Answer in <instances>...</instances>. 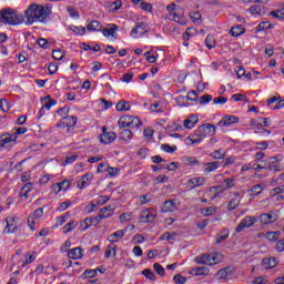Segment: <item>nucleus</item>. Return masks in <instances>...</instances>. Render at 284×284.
<instances>
[{
	"instance_id": "1",
	"label": "nucleus",
	"mask_w": 284,
	"mask_h": 284,
	"mask_svg": "<svg viewBox=\"0 0 284 284\" xmlns=\"http://www.w3.org/2000/svg\"><path fill=\"white\" fill-rule=\"evenodd\" d=\"M51 12L52 11L48 7L39 6L37 3L30 4L24 11L27 26H32L33 23H43Z\"/></svg>"
},
{
	"instance_id": "2",
	"label": "nucleus",
	"mask_w": 284,
	"mask_h": 284,
	"mask_svg": "<svg viewBox=\"0 0 284 284\" xmlns=\"http://www.w3.org/2000/svg\"><path fill=\"white\" fill-rule=\"evenodd\" d=\"M0 19L4 26H21L24 21L23 14L10 8L0 11Z\"/></svg>"
},
{
	"instance_id": "3",
	"label": "nucleus",
	"mask_w": 284,
	"mask_h": 284,
	"mask_svg": "<svg viewBox=\"0 0 284 284\" xmlns=\"http://www.w3.org/2000/svg\"><path fill=\"white\" fill-rule=\"evenodd\" d=\"M166 12L170 21H174L180 26H187V18L183 14V9L176 3L166 6Z\"/></svg>"
},
{
	"instance_id": "4",
	"label": "nucleus",
	"mask_w": 284,
	"mask_h": 284,
	"mask_svg": "<svg viewBox=\"0 0 284 284\" xmlns=\"http://www.w3.org/2000/svg\"><path fill=\"white\" fill-rule=\"evenodd\" d=\"M223 261V256L219 253L204 254L195 257L197 265H219Z\"/></svg>"
},
{
	"instance_id": "5",
	"label": "nucleus",
	"mask_w": 284,
	"mask_h": 284,
	"mask_svg": "<svg viewBox=\"0 0 284 284\" xmlns=\"http://www.w3.org/2000/svg\"><path fill=\"white\" fill-rule=\"evenodd\" d=\"M101 33L109 43H114L119 39V26L116 23H108L102 27Z\"/></svg>"
},
{
	"instance_id": "6",
	"label": "nucleus",
	"mask_w": 284,
	"mask_h": 284,
	"mask_svg": "<svg viewBox=\"0 0 284 284\" xmlns=\"http://www.w3.org/2000/svg\"><path fill=\"white\" fill-rule=\"evenodd\" d=\"M284 156L281 154H277L275 156H271L265 160L266 170H271L272 172H283L284 165H283Z\"/></svg>"
},
{
	"instance_id": "7",
	"label": "nucleus",
	"mask_w": 284,
	"mask_h": 284,
	"mask_svg": "<svg viewBox=\"0 0 284 284\" xmlns=\"http://www.w3.org/2000/svg\"><path fill=\"white\" fill-rule=\"evenodd\" d=\"M118 125L119 128H141L143 122L138 116L124 115L119 119Z\"/></svg>"
},
{
	"instance_id": "8",
	"label": "nucleus",
	"mask_w": 284,
	"mask_h": 284,
	"mask_svg": "<svg viewBox=\"0 0 284 284\" xmlns=\"http://www.w3.org/2000/svg\"><path fill=\"white\" fill-rule=\"evenodd\" d=\"M43 217V207L37 209L33 213L28 216V226L32 232L39 230L41 225V219Z\"/></svg>"
},
{
	"instance_id": "9",
	"label": "nucleus",
	"mask_w": 284,
	"mask_h": 284,
	"mask_svg": "<svg viewBox=\"0 0 284 284\" xmlns=\"http://www.w3.org/2000/svg\"><path fill=\"white\" fill-rule=\"evenodd\" d=\"M258 221L256 216H245L241 220L240 224L235 227L236 234H241L242 230H246L247 227H252Z\"/></svg>"
},
{
	"instance_id": "10",
	"label": "nucleus",
	"mask_w": 284,
	"mask_h": 284,
	"mask_svg": "<svg viewBox=\"0 0 284 284\" xmlns=\"http://www.w3.org/2000/svg\"><path fill=\"white\" fill-rule=\"evenodd\" d=\"M156 219V211L153 209L143 210L139 216L140 223H154Z\"/></svg>"
},
{
	"instance_id": "11",
	"label": "nucleus",
	"mask_w": 284,
	"mask_h": 284,
	"mask_svg": "<svg viewBox=\"0 0 284 284\" xmlns=\"http://www.w3.org/2000/svg\"><path fill=\"white\" fill-rule=\"evenodd\" d=\"M278 221V213L275 211H271L268 213H263L260 215V222L262 225H270L272 223H276Z\"/></svg>"
},
{
	"instance_id": "12",
	"label": "nucleus",
	"mask_w": 284,
	"mask_h": 284,
	"mask_svg": "<svg viewBox=\"0 0 284 284\" xmlns=\"http://www.w3.org/2000/svg\"><path fill=\"white\" fill-rule=\"evenodd\" d=\"M207 182V180L203 176H199V178H190L186 181V189L191 190H196V187H203V185H205V183Z\"/></svg>"
},
{
	"instance_id": "13",
	"label": "nucleus",
	"mask_w": 284,
	"mask_h": 284,
	"mask_svg": "<svg viewBox=\"0 0 284 284\" xmlns=\"http://www.w3.org/2000/svg\"><path fill=\"white\" fill-rule=\"evenodd\" d=\"M197 132L201 134L202 139H207L216 132V126L214 124H202L197 128Z\"/></svg>"
},
{
	"instance_id": "14",
	"label": "nucleus",
	"mask_w": 284,
	"mask_h": 284,
	"mask_svg": "<svg viewBox=\"0 0 284 284\" xmlns=\"http://www.w3.org/2000/svg\"><path fill=\"white\" fill-rule=\"evenodd\" d=\"M185 145H199V143H203V138L196 129L193 133H191L185 140Z\"/></svg>"
},
{
	"instance_id": "15",
	"label": "nucleus",
	"mask_w": 284,
	"mask_h": 284,
	"mask_svg": "<svg viewBox=\"0 0 284 284\" xmlns=\"http://www.w3.org/2000/svg\"><path fill=\"white\" fill-rule=\"evenodd\" d=\"M179 205H181V202L179 200H168L163 203L162 212H176V210H179Z\"/></svg>"
},
{
	"instance_id": "16",
	"label": "nucleus",
	"mask_w": 284,
	"mask_h": 284,
	"mask_svg": "<svg viewBox=\"0 0 284 284\" xmlns=\"http://www.w3.org/2000/svg\"><path fill=\"white\" fill-rule=\"evenodd\" d=\"M94 179V174L92 173H85L82 178H80L77 182V187L79 190H85L92 183V180Z\"/></svg>"
},
{
	"instance_id": "17",
	"label": "nucleus",
	"mask_w": 284,
	"mask_h": 284,
	"mask_svg": "<svg viewBox=\"0 0 284 284\" xmlns=\"http://www.w3.org/2000/svg\"><path fill=\"white\" fill-rule=\"evenodd\" d=\"M148 32V29L143 22H139L135 27L131 30L132 39H141L143 34Z\"/></svg>"
},
{
	"instance_id": "18",
	"label": "nucleus",
	"mask_w": 284,
	"mask_h": 284,
	"mask_svg": "<svg viewBox=\"0 0 284 284\" xmlns=\"http://www.w3.org/2000/svg\"><path fill=\"white\" fill-rule=\"evenodd\" d=\"M116 141V133L108 132L103 129L102 134H100V142L104 143V145H110V143H114Z\"/></svg>"
},
{
	"instance_id": "19",
	"label": "nucleus",
	"mask_w": 284,
	"mask_h": 284,
	"mask_svg": "<svg viewBox=\"0 0 284 284\" xmlns=\"http://www.w3.org/2000/svg\"><path fill=\"white\" fill-rule=\"evenodd\" d=\"M239 116L235 115H224L220 122H219V126L220 128H230V125H235L236 123H239Z\"/></svg>"
},
{
	"instance_id": "20",
	"label": "nucleus",
	"mask_w": 284,
	"mask_h": 284,
	"mask_svg": "<svg viewBox=\"0 0 284 284\" xmlns=\"http://www.w3.org/2000/svg\"><path fill=\"white\" fill-rule=\"evenodd\" d=\"M34 190V184L32 182L26 183L20 190L19 196L21 201H28L30 199V193Z\"/></svg>"
},
{
	"instance_id": "21",
	"label": "nucleus",
	"mask_w": 284,
	"mask_h": 284,
	"mask_svg": "<svg viewBox=\"0 0 284 284\" xmlns=\"http://www.w3.org/2000/svg\"><path fill=\"white\" fill-rule=\"evenodd\" d=\"M126 233H128V229L118 230L114 233L110 234L106 241H109V243L114 245V243H119V241H121V239H123V236H125Z\"/></svg>"
},
{
	"instance_id": "22",
	"label": "nucleus",
	"mask_w": 284,
	"mask_h": 284,
	"mask_svg": "<svg viewBox=\"0 0 284 284\" xmlns=\"http://www.w3.org/2000/svg\"><path fill=\"white\" fill-rule=\"evenodd\" d=\"M223 190H221V186H211L206 192L205 196L209 197V201H214V199H220L222 196Z\"/></svg>"
},
{
	"instance_id": "23",
	"label": "nucleus",
	"mask_w": 284,
	"mask_h": 284,
	"mask_svg": "<svg viewBox=\"0 0 284 284\" xmlns=\"http://www.w3.org/2000/svg\"><path fill=\"white\" fill-rule=\"evenodd\" d=\"M10 143H17V135L12 133H3L0 136V148H6V145H10Z\"/></svg>"
},
{
	"instance_id": "24",
	"label": "nucleus",
	"mask_w": 284,
	"mask_h": 284,
	"mask_svg": "<svg viewBox=\"0 0 284 284\" xmlns=\"http://www.w3.org/2000/svg\"><path fill=\"white\" fill-rule=\"evenodd\" d=\"M196 123H199V115L192 114L183 121V128L184 130H194Z\"/></svg>"
},
{
	"instance_id": "25",
	"label": "nucleus",
	"mask_w": 284,
	"mask_h": 284,
	"mask_svg": "<svg viewBox=\"0 0 284 284\" xmlns=\"http://www.w3.org/2000/svg\"><path fill=\"white\" fill-rule=\"evenodd\" d=\"M63 120L64 124L68 125L67 134H70V132H72V130L77 125V121H79V118H77L75 115H67L63 118Z\"/></svg>"
},
{
	"instance_id": "26",
	"label": "nucleus",
	"mask_w": 284,
	"mask_h": 284,
	"mask_svg": "<svg viewBox=\"0 0 284 284\" xmlns=\"http://www.w3.org/2000/svg\"><path fill=\"white\" fill-rule=\"evenodd\" d=\"M103 23L99 20H92L87 24L88 32H102Z\"/></svg>"
},
{
	"instance_id": "27",
	"label": "nucleus",
	"mask_w": 284,
	"mask_h": 284,
	"mask_svg": "<svg viewBox=\"0 0 284 284\" xmlns=\"http://www.w3.org/2000/svg\"><path fill=\"white\" fill-rule=\"evenodd\" d=\"M265 8L261 7L258 4H254L252 7H250L246 12H248V14H251L252 17L258 18V17H263V14H265Z\"/></svg>"
},
{
	"instance_id": "28",
	"label": "nucleus",
	"mask_w": 284,
	"mask_h": 284,
	"mask_svg": "<svg viewBox=\"0 0 284 284\" xmlns=\"http://www.w3.org/2000/svg\"><path fill=\"white\" fill-rule=\"evenodd\" d=\"M243 196H241V193H234V197L230 200L227 210L232 212V210H236L239 205H241V200Z\"/></svg>"
},
{
	"instance_id": "29",
	"label": "nucleus",
	"mask_w": 284,
	"mask_h": 284,
	"mask_svg": "<svg viewBox=\"0 0 284 284\" xmlns=\"http://www.w3.org/2000/svg\"><path fill=\"white\" fill-rule=\"evenodd\" d=\"M219 168H221V162L219 161L206 162L204 163L203 172H205V174H210V172H216Z\"/></svg>"
},
{
	"instance_id": "30",
	"label": "nucleus",
	"mask_w": 284,
	"mask_h": 284,
	"mask_svg": "<svg viewBox=\"0 0 284 284\" xmlns=\"http://www.w3.org/2000/svg\"><path fill=\"white\" fill-rule=\"evenodd\" d=\"M106 8L110 12V14H115L116 11L121 10L123 8V2L121 0H115L113 2H109L106 4Z\"/></svg>"
},
{
	"instance_id": "31",
	"label": "nucleus",
	"mask_w": 284,
	"mask_h": 284,
	"mask_svg": "<svg viewBox=\"0 0 284 284\" xmlns=\"http://www.w3.org/2000/svg\"><path fill=\"white\" fill-rule=\"evenodd\" d=\"M37 261V253L36 252H29L24 255V260H21V267H26V265H30V263H34Z\"/></svg>"
},
{
	"instance_id": "32",
	"label": "nucleus",
	"mask_w": 284,
	"mask_h": 284,
	"mask_svg": "<svg viewBox=\"0 0 284 284\" xmlns=\"http://www.w3.org/2000/svg\"><path fill=\"white\" fill-rule=\"evenodd\" d=\"M68 256H69V258H73V261L83 258V250L81 247L71 248L68 253Z\"/></svg>"
},
{
	"instance_id": "33",
	"label": "nucleus",
	"mask_w": 284,
	"mask_h": 284,
	"mask_svg": "<svg viewBox=\"0 0 284 284\" xmlns=\"http://www.w3.org/2000/svg\"><path fill=\"white\" fill-rule=\"evenodd\" d=\"M230 237V230L223 229L220 233L215 235V243L216 245L223 243V241H226V239Z\"/></svg>"
},
{
	"instance_id": "34",
	"label": "nucleus",
	"mask_w": 284,
	"mask_h": 284,
	"mask_svg": "<svg viewBox=\"0 0 284 284\" xmlns=\"http://www.w3.org/2000/svg\"><path fill=\"white\" fill-rule=\"evenodd\" d=\"M7 226L4 227V232L7 234H12V232H17V223H14V217H7Z\"/></svg>"
},
{
	"instance_id": "35",
	"label": "nucleus",
	"mask_w": 284,
	"mask_h": 284,
	"mask_svg": "<svg viewBox=\"0 0 284 284\" xmlns=\"http://www.w3.org/2000/svg\"><path fill=\"white\" fill-rule=\"evenodd\" d=\"M233 272L232 267H224L217 271L216 277L220 280L229 278V276H232Z\"/></svg>"
},
{
	"instance_id": "36",
	"label": "nucleus",
	"mask_w": 284,
	"mask_h": 284,
	"mask_svg": "<svg viewBox=\"0 0 284 284\" xmlns=\"http://www.w3.org/2000/svg\"><path fill=\"white\" fill-rule=\"evenodd\" d=\"M210 272V268H207V266H199V267H193L191 270V274H193L194 276H205L207 275Z\"/></svg>"
},
{
	"instance_id": "37",
	"label": "nucleus",
	"mask_w": 284,
	"mask_h": 284,
	"mask_svg": "<svg viewBox=\"0 0 284 284\" xmlns=\"http://www.w3.org/2000/svg\"><path fill=\"white\" fill-rule=\"evenodd\" d=\"M114 210H116V207L113 205L102 207L100 210V215L104 219H110V216H112V214H114Z\"/></svg>"
},
{
	"instance_id": "38",
	"label": "nucleus",
	"mask_w": 284,
	"mask_h": 284,
	"mask_svg": "<svg viewBox=\"0 0 284 284\" xmlns=\"http://www.w3.org/2000/svg\"><path fill=\"white\" fill-rule=\"evenodd\" d=\"M69 30L73 32L75 37H83L87 32L85 27H82V26L77 27L74 24L69 26Z\"/></svg>"
},
{
	"instance_id": "39",
	"label": "nucleus",
	"mask_w": 284,
	"mask_h": 284,
	"mask_svg": "<svg viewBox=\"0 0 284 284\" xmlns=\"http://www.w3.org/2000/svg\"><path fill=\"white\" fill-rule=\"evenodd\" d=\"M131 108L130 102H126L125 100H120L115 105L118 112H128Z\"/></svg>"
},
{
	"instance_id": "40",
	"label": "nucleus",
	"mask_w": 284,
	"mask_h": 284,
	"mask_svg": "<svg viewBox=\"0 0 284 284\" xmlns=\"http://www.w3.org/2000/svg\"><path fill=\"white\" fill-rule=\"evenodd\" d=\"M104 256H105V258H115L116 257V245L115 244H109L106 246Z\"/></svg>"
},
{
	"instance_id": "41",
	"label": "nucleus",
	"mask_w": 284,
	"mask_h": 284,
	"mask_svg": "<svg viewBox=\"0 0 284 284\" xmlns=\"http://www.w3.org/2000/svg\"><path fill=\"white\" fill-rule=\"evenodd\" d=\"M190 19L194 26H201L203 23V17L201 16V12L193 11L190 13Z\"/></svg>"
},
{
	"instance_id": "42",
	"label": "nucleus",
	"mask_w": 284,
	"mask_h": 284,
	"mask_svg": "<svg viewBox=\"0 0 284 284\" xmlns=\"http://www.w3.org/2000/svg\"><path fill=\"white\" fill-rule=\"evenodd\" d=\"M77 225H79V222H77V221H70V222H68V223L62 227L63 234H70V232H73V231L77 229Z\"/></svg>"
},
{
	"instance_id": "43",
	"label": "nucleus",
	"mask_w": 284,
	"mask_h": 284,
	"mask_svg": "<svg viewBox=\"0 0 284 284\" xmlns=\"http://www.w3.org/2000/svg\"><path fill=\"white\" fill-rule=\"evenodd\" d=\"M70 219V212H67L60 216L55 217V227H61V225L65 224V222Z\"/></svg>"
},
{
	"instance_id": "44",
	"label": "nucleus",
	"mask_w": 284,
	"mask_h": 284,
	"mask_svg": "<svg viewBox=\"0 0 284 284\" xmlns=\"http://www.w3.org/2000/svg\"><path fill=\"white\" fill-rule=\"evenodd\" d=\"M150 111L154 112L155 114H161L165 112V109L163 108V104L161 102H158L150 105Z\"/></svg>"
},
{
	"instance_id": "45",
	"label": "nucleus",
	"mask_w": 284,
	"mask_h": 284,
	"mask_svg": "<svg viewBox=\"0 0 284 284\" xmlns=\"http://www.w3.org/2000/svg\"><path fill=\"white\" fill-rule=\"evenodd\" d=\"M265 187V184H255L251 187L250 192L253 193V196H258V194H263Z\"/></svg>"
},
{
	"instance_id": "46",
	"label": "nucleus",
	"mask_w": 284,
	"mask_h": 284,
	"mask_svg": "<svg viewBox=\"0 0 284 284\" xmlns=\"http://www.w3.org/2000/svg\"><path fill=\"white\" fill-rule=\"evenodd\" d=\"M97 210H99V205L94 200L84 206L85 214H92V212H97Z\"/></svg>"
},
{
	"instance_id": "47",
	"label": "nucleus",
	"mask_w": 284,
	"mask_h": 284,
	"mask_svg": "<svg viewBox=\"0 0 284 284\" xmlns=\"http://www.w3.org/2000/svg\"><path fill=\"white\" fill-rule=\"evenodd\" d=\"M232 37H241V34H245V28L243 26L239 24L231 29Z\"/></svg>"
},
{
	"instance_id": "48",
	"label": "nucleus",
	"mask_w": 284,
	"mask_h": 284,
	"mask_svg": "<svg viewBox=\"0 0 284 284\" xmlns=\"http://www.w3.org/2000/svg\"><path fill=\"white\" fill-rule=\"evenodd\" d=\"M134 136V134L132 133V131L124 129L121 131L120 133V139L122 141H132V138Z\"/></svg>"
},
{
	"instance_id": "49",
	"label": "nucleus",
	"mask_w": 284,
	"mask_h": 284,
	"mask_svg": "<svg viewBox=\"0 0 284 284\" xmlns=\"http://www.w3.org/2000/svg\"><path fill=\"white\" fill-rule=\"evenodd\" d=\"M280 237H281V232L278 231H268L265 234V239H267V241H278Z\"/></svg>"
},
{
	"instance_id": "50",
	"label": "nucleus",
	"mask_w": 284,
	"mask_h": 284,
	"mask_svg": "<svg viewBox=\"0 0 284 284\" xmlns=\"http://www.w3.org/2000/svg\"><path fill=\"white\" fill-rule=\"evenodd\" d=\"M176 236H179V234L175 232H165L161 235L160 241H175Z\"/></svg>"
},
{
	"instance_id": "51",
	"label": "nucleus",
	"mask_w": 284,
	"mask_h": 284,
	"mask_svg": "<svg viewBox=\"0 0 284 284\" xmlns=\"http://www.w3.org/2000/svg\"><path fill=\"white\" fill-rule=\"evenodd\" d=\"M121 223H130L134 219V213L126 212L119 216Z\"/></svg>"
},
{
	"instance_id": "52",
	"label": "nucleus",
	"mask_w": 284,
	"mask_h": 284,
	"mask_svg": "<svg viewBox=\"0 0 284 284\" xmlns=\"http://www.w3.org/2000/svg\"><path fill=\"white\" fill-rule=\"evenodd\" d=\"M89 227H92V224L90 222V217H85L80 222V232H87Z\"/></svg>"
},
{
	"instance_id": "53",
	"label": "nucleus",
	"mask_w": 284,
	"mask_h": 284,
	"mask_svg": "<svg viewBox=\"0 0 284 284\" xmlns=\"http://www.w3.org/2000/svg\"><path fill=\"white\" fill-rule=\"evenodd\" d=\"M69 207H72V201L67 200L58 205L57 212H65Z\"/></svg>"
},
{
	"instance_id": "54",
	"label": "nucleus",
	"mask_w": 284,
	"mask_h": 284,
	"mask_svg": "<svg viewBox=\"0 0 284 284\" xmlns=\"http://www.w3.org/2000/svg\"><path fill=\"white\" fill-rule=\"evenodd\" d=\"M205 45L209 48V50L216 48V40L214 39V36H207L205 38Z\"/></svg>"
},
{
	"instance_id": "55",
	"label": "nucleus",
	"mask_w": 284,
	"mask_h": 284,
	"mask_svg": "<svg viewBox=\"0 0 284 284\" xmlns=\"http://www.w3.org/2000/svg\"><path fill=\"white\" fill-rule=\"evenodd\" d=\"M263 265H265L266 270H272L276 265V258L274 257L264 258Z\"/></svg>"
},
{
	"instance_id": "56",
	"label": "nucleus",
	"mask_w": 284,
	"mask_h": 284,
	"mask_svg": "<svg viewBox=\"0 0 284 284\" xmlns=\"http://www.w3.org/2000/svg\"><path fill=\"white\" fill-rule=\"evenodd\" d=\"M26 132H28V128H26V126L13 128L11 130V134L16 135V140L19 139V135L26 134Z\"/></svg>"
},
{
	"instance_id": "57",
	"label": "nucleus",
	"mask_w": 284,
	"mask_h": 284,
	"mask_svg": "<svg viewBox=\"0 0 284 284\" xmlns=\"http://www.w3.org/2000/svg\"><path fill=\"white\" fill-rule=\"evenodd\" d=\"M185 161V165H189L191 168H194L196 165H201V162L199 160H196V158H191V156H187L184 159Z\"/></svg>"
},
{
	"instance_id": "58",
	"label": "nucleus",
	"mask_w": 284,
	"mask_h": 284,
	"mask_svg": "<svg viewBox=\"0 0 284 284\" xmlns=\"http://www.w3.org/2000/svg\"><path fill=\"white\" fill-rule=\"evenodd\" d=\"M52 57H53V59H55V61H61L63 59V57H65V51H63L61 49H55L52 52Z\"/></svg>"
},
{
	"instance_id": "59",
	"label": "nucleus",
	"mask_w": 284,
	"mask_h": 284,
	"mask_svg": "<svg viewBox=\"0 0 284 284\" xmlns=\"http://www.w3.org/2000/svg\"><path fill=\"white\" fill-rule=\"evenodd\" d=\"M108 201H110V196L100 195L93 200V203H97L98 205H105V203H108Z\"/></svg>"
},
{
	"instance_id": "60",
	"label": "nucleus",
	"mask_w": 284,
	"mask_h": 284,
	"mask_svg": "<svg viewBox=\"0 0 284 284\" xmlns=\"http://www.w3.org/2000/svg\"><path fill=\"white\" fill-rule=\"evenodd\" d=\"M0 110L2 112H10V102L6 98L0 99Z\"/></svg>"
},
{
	"instance_id": "61",
	"label": "nucleus",
	"mask_w": 284,
	"mask_h": 284,
	"mask_svg": "<svg viewBox=\"0 0 284 284\" xmlns=\"http://www.w3.org/2000/svg\"><path fill=\"white\" fill-rule=\"evenodd\" d=\"M271 17L274 19H284V7L271 12Z\"/></svg>"
},
{
	"instance_id": "62",
	"label": "nucleus",
	"mask_w": 284,
	"mask_h": 284,
	"mask_svg": "<svg viewBox=\"0 0 284 284\" xmlns=\"http://www.w3.org/2000/svg\"><path fill=\"white\" fill-rule=\"evenodd\" d=\"M140 9L143 10V12H150L152 13V3L150 2H145V0H143L141 3H140Z\"/></svg>"
},
{
	"instance_id": "63",
	"label": "nucleus",
	"mask_w": 284,
	"mask_h": 284,
	"mask_svg": "<svg viewBox=\"0 0 284 284\" xmlns=\"http://www.w3.org/2000/svg\"><path fill=\"white\" fill-rule=\"evenodd\" d=\"M143 276H145L149 281H156V276L154 275V272L150 268H145L142 271Z\"/></svg>"
},
{
	"instance_id": "64",
	"label": "nucleus",
	"mask_w": 284,
	"mask_h": 284,
	"mask_svg": "<svg viewBox=\"0 0 284 284\" xmlns=\"http://www.w3.org/2000/svg\"><path fill=\"white\" fill-rule=\"evenodd\" d=\"M103 219H104V217L101 216L100 213H99V214L95 215V216L89 217V221H90V223H91V226L93 225V226L97 227V225H98L99 223H101V221H103Z\"/></svg>"
}]
</instances>
